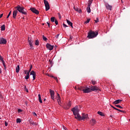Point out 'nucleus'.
Listing matches in <instances>:
<instances>
[{
	"label": "nucleus",
	"mask_w": 130,
	"mask_h": 130,
	"mask_svg": "<svg viewBox=\"0 0 130 130\" xmlns=\"http://www.w3.org/2000/svg\"><path fill=\"white\" fill-rule=\"evenodd\" d=\"M98 34V31H94L90 30L88 32L87 38H89V39H93V38L97 37Z\"/></svg>",
	"instance_id": "1"
},
{
	"label": "nucleus",
	"mask_w": 130,
	"mask_h": 130,
	"mask_svg": "<svg viewBox=\"0 0 130 130\" xmlns=\"http://www.w3.org/2000/svg\"><path fill=\"white\" fill-rule=\"evenodd\" d=\"M15 9H16L17 11H18L19 13H21L23 15H27V12L24 11V7H21L20 6V5H18L15 7Z\"/></svg>",
	"instance_id": "2"
},
{
	"label": "nucleus",
	"mask_w": 130,
	"mask_h": 130,
	"mask_svg": "<svg viewBox=\"0 0 130 130\" xmlns=\"http://www.w3.org/2000/svg\"><path fill=\"white\" fill-rule=\"evenodd\" d=\"M92 3H93V0H89L87 8L86 9V11L88 14L91 13V5H92Z\"/></svg>",
	"instance_id": "3"
},
{
	"label": "nucleus",
	"mask_w": 130,
	"mask_h": 130,
	"mask_svg": "<svg viewBox=\"0 0 130 130\" xmlns=\"http://www.w3.org/2000/svg\"><path fill=\"white\" fill-rule=\"evenodd\" d=\"M44 4L46 8V11H47L50 9V6H49V3L47 0H44Z\"/></svg>",
	"instance_id": "4"
},
{
	"label": "nucleus",
	"mask_w": 130,
	"mask_h": 130,
	"mask_svg": "<svg viewBox=\"0 0 130 130\" xmlns=\"http://www.w3.org/2000/svg\"><path fill=\"white\" fill-rule=\"evenodd\" d=\"M72 111L73 112V114H77V113H79V112L80 111L79 107H78V106H75L72 109Z\"/></svg>",
	"instance_id": "5"
},
{
	"label": "nucleus",
	"mask_w": 130,
	"mask_h": 130,
	"mask_svg": "<svg viewBox=\"0 0 130 130\" xmlns=\"http://www.w3.org/2000/svg\"><path fill=\"white\" fill-rule=\"evenodd\" d=\"M88 119V114L82 113V116H80V120H85Z\"/></svg>",
	"instance_id": "6"
},
{
	"label": "nucleus",
	"mask_w": 130,
	"mask_h": 130,
	"mask_svg": "<svg viewBox=\"0 0 130 130\" xmlns=\"http://www.w3.org/2000/svg\"><path fill=\"white\" fill-rule=\"evenodd\" d=\"M28 44L30 47L31 49H34V47H33V45H32V43H33L34 41L33 40H29V38L28 39Z\"/></svg>",
	"instance_id": "7"
},
{
	"label": "nucleus",
	"mask_w": 130,
	"mask_h": 130,
	"mask_svg": "<svg viewBox=\"0 0 130 130\" xmlns=\"http://www.w3.org/2000/svg\"><path fill=\"white\" fill-rule=\"evenodd\" d=\"M90 89L91 91H101V90L100 88H99V87H97V86H92L91 88H90Z\"/></svg>",
	"instance_id": "8"
},
{
	"label": "nucleus",
	"mask_w": 130,
	"mask_h": 130,
	"mask_svg": "<svg viewBox=\"0 0 130 130\" xmlns=\"http://www.w3.org/2000/svg\"><path fill=\"white\" fill-rule=\"evenodd\" d=\"M105 6L106 8L107 9V10H109L110 11L112 10V6H111L110 5H109L108 3H106L105 4Z\"/></svg>",
	"instance_id": "9"
},
{
	"label": "nucleus",
	"mask_w": 130,
	"mask_h": 130,
	"mask_svg": "<svg viewBox=\"0 0 130 130\" xmlns=\"http://www.w3.org/2000/svg\"><path fill=\"white\" fill-rule=\"evenodd\" d=\"M30 11L32 12V13H34L36 15H38L39 14V11L38 10L34 8H30Z\"/></svg>",
	"instance_id": "10"
},
{
	"label": "nucleus",
	"mask_w": 130,
	"mask_h": 130,
	"mask_svg": "<svg viewBox=\"0 0 130 130\" xmlns=\"http://www.w3.org/2000/svg\"><path fill=\"white\" fill-rule=\"evenodd\" d=\"M0 44H7V40L4 38H1L0 39Z\"/></svg>",
	"instance_id": "11"
},
{
	"label": "nucleus",
	"mask_w": 130,
	"mask_h": 130,
	"mask_svg": "<svg viewBox=\"0 0 130 130\" xmlns=\"http://www.w3.org/2000/svg\"><path fill=\"white\" fill-rule=\"evenodd\" d=\"M30 75L32 76L33 81L36 79V73L34 71H31L30 73Z\"/></svg>",
	"instance_id": "12"
},
{
	"label": "nucleus",
	"mask_w": 130,
	"mask_h": 130,
	"mask_svg": "<svg viewBox=\"0 0 130 130\" xmlns=\"http://www.w3.org/2000/svg\"><path fill=\"white\" fill-rule=\"evenodd\" d=\"M50 93L51 95V98L52 100H54V91L50 89Z\"/></svg>",
	"instance_id": "13"
},
{
	"label": "nucleus",
	"mask_w": 130,
	"mask_h": 130,
	"mask_svg": "<svg viewBox=\"0 0 130 130\" xmlns=\"http://www.w3.org/2000/svg\"><path fill=\"white\" fill-rule=\"evenodd\" d=\"M47 48L49 49V50H52L53 49V46L49 44H47L46 45Z\"/></svg>",
	"instance_id": "14"
},
{
	"label": "nucleus",
	"mask_w": 130,
	"mask_h": 130,
	"mask_svg": "<svg viewBox=\"0 0 130 130\" xmlns=\"http://www.w3.org/2000/svg\"><path fill=\"white\" fill-rule=\"evenodd\" d=\"M90 92H92L90 88L87 87L83 89V92L84 93H90Z\"/></svg>",
	"instance_id": "15"
},
{
	"label": "nucleus",
	"mask_w": 130,
	"mask_h": 130,
	"mask_svg": "<svg viewBox=\"0 0 130 130\" xmlns=\"http://www.w3.org/2000/svg\"><path fill=\"white\" fill-rule=\"evenodd\" d=\"M74 115H75V117L76 119L81 120V116L80 115V114H79V113L77 114H74Z\"/></svg>",
	"instance_id": "16"
},
{
	"label": "nucleus",
	"mask_w": 130,
	"mask_h": 130,
	"mask_svg": "<svg viewBox=\"0 0 130 130\" xmlns=\"http://www.w3.org/2000/svg\"><path fill=\"white\" fill-rule=\"evenodd\" d=\"M18 14L17 10H14L13 13V18L14 19H16V17H17V14Z\"/></svg>",
	"instance_id": "17"
},
{
	"label": "nucleus",
	"mask_w": 130,
	"mask_h": 130,
	"mask_svg": "<svg viewBox=\"0 0 130 130\" xmlns=\"http://www.w3.org/2000/svg\"><path fill=\"white\" fill-rule=\"evenodd\" d=\"M91 124L94 125V124H96V120L95 119H92L90 121Z\"/></svg>",
	"instance_id": "18"
},
{
	"label": "nucleus",
	"mask_w": 130,
	"mask_h": 130,
	"mask_svg": "<svg viewBox=\"0 0 130 130\" xmlns=\"http://www.w3.org/2000/svg\"><path fill=\"white\" fill-rule=\"evenodd\" d=\"M67 23L69 25V26H71L72 28H73V22L70 21V20L67 19Z\"/></svg>",
	"instance_id": "19"
},
{
	"label": "nucleus",
	"mask_w": 130,
	"mask_h": 130,
	"mask_svg": "<svg viewBox=\"0 0 130 130\" xmlns=\"http://www.w3.org/2000/svg\"><path fill=\"white\" fill-rule=\"evenodd\" d=\"M121 101H122V100H116L113 102V104H118V103H120V102H121Z\"/></svg>",
	"instance_id": "20"
},
{
	"label": "nucleus",
	"mask_w": 130,
	"mask_h": 130,
	"mask_svg": "<svg viewBox=\"0 0 130 130\" xmlns=\"http://www.w3.org/2000/svg\"><path fill=\"white\" fill-rule=\"evenodd\" d=\"M71 106H72V102H71V101H69L68 104V107L66 108V109H69Z\"/></svg>",
	"instance_id": "21"
},
{
	"label": "nucleus",
	"mask_w": 130,
	"mask_h": 130,
	"mask_svg": "<svg viewBox=\"0 0 130 130\" xmlns=\"http://www.w3.org/2000/svg\"><path fill=\"white\" fill-rule=\"evenodd\" d=\"M39 101L40 103H42V100H41V95L40 94H38Z\"/></svg>",
	"instance_id": "22"
},
{
	"label": "nucleus",
	"mask_w": 130,
	"mask_h": 130,
	"mask_svg": "<svg viewBox=\"0 0 130 130\" xmlns=\"http://www.w3.org/2000/svg\"><path fill=\"white\" fill-rule=\"evenodd\" d=\"M20 72V66L19 65L16 68V72L19 73Z\"/></svg>",
	"instance_id": "23"
},
{
	"label": "nucleus",
	"mask_w": 130,
	"mask_h": 130,
	"mask_svg": "<svg viewBox=\"0 0 130 130\" xmlns=\"http://www.w3.org/2000/svg\"><path fill=\"white\" fill-rule=\"evenodd\" d=\"M98 114H99L101 116H104V113H103V112H102L98 111Z\"/></svg>",
	"instance_id": "24"
},
{
	"label": "nucleus",
	"mask_w": 130,
	"mask_h": 130,
	"mask_svg": "<svg viewBox=\"0 0 130 130\" xmlns=\"http://www.w3.org/2000/svg\"><path fill=\"white\" fill-rule=\"evenodd\" d=\"M1 30L2 31H5V30H6V26L5 25V24H3L1 26Z\"/></svg>",
	"instance_id": "25"
},
{
	"label": "nucleus",
	"mask_w": 130,
	"mask_h": 130,
	"mask_svg": "<svg viewBox=\"0 0 130 130\" xmlns=\"http://www.w3.org/2000/svg\"><path fill=\"white\" fill-rule=\"evenodd\" d=\"M16 122H17V123H20L22 122V120H21L20 118H17L16 119Z\"/></svg>",
	"instance_id": "26"
},
{
	"label": "nucleus",
	"mask_w": 130,
	"mask_h": 130,
	"mask_svg": "<svg viewBox=\"0 0 130 130\" xmlns=\"http://www.w3.org/2000/svg\"><path fill=\"white\" fill-rule=\"evenodd\" d=\"M24 74L25 75H26V76H29V75H30V72H28L27 71H25Z\"/></svg>",
	"instance_id": "27"
},
{
	"label": "nucleus",
	"mask_w": 130,
	"mask_h": 130,
	"mask_svg": "<svg viewBox=\"0 0 130 130\" xmlns=\"http://www.w3.org/2000/svg\"><path fill=\"white\" fill-rule=\"evenodd\" d=\"M35 45H37V46H38V45H39V40H37L36 41Z\"/></svg>",
	"instance_id": "28"
},
{
	"label": "nucleus",
	"mask_w": 130,
	"mask_h": 130,
	"mask_svg": "<svg viewBox=\"0 0 130 130\" xmlns=\"http://www.w3.org/2000/svg\"><path fill=\"white\" fill-rule=\"evenodd\" d=\"M2 63L5 68V69H7L6 66V63L5 62V61L3 60L2 61Z\"/></svg>",
	"instance_id": "29"
},
{
	"label": "nucleus",
	"mask_w": 130,
	"mask_h": 130,
	"mask_svg": "<svg viewBox=\"0 0 130 130\" xmlns=\"http://www.w3.org/2000/svg\"><path fill=\"white\" fill-rule=\"evenodd\" d=\"M24 90H25L26 92H27V93L29 92V90H28V88H27V86H26V85H24Z\"/></svg>",
	"instance_id": "30"
},
{
	"label": "nucleus",
	"mask_w": 130,
	"mask_h": 130,
	"mask_svg": "<svg viewBox=\"0 0 130 130\" xmlns=\"http://www.w3.org/2000/svg\"><path fill=\"white\" fill-rule=\"evenodd\" d=\"M55 20V17H51V22H54V21Z\"/></svg>",
	"instance_id": "31"
},
{
	"label": "nucleus",
	"mask_w": 130,
	"mask_h": 130,
	"mask_svg": "<svg viewBox=\"0 0 130 130\" xmlns=\"http://www.w3.org/2000/svg\"><path fill=\"white\" fill-rule=\"evenodd\" d=\"M90 19H87V20L85 22V24H88V23H90Z\"/></svg>",
	"instance_id": "32"
},
{
	"label": "nucleus",
	"mask_w": 130,
	"mask_h": 130,
	"mask_svg": "<svg viewBox=\"0 0 130 130\" xmlns=\"http://www.w3.org/2000/svg\"><path fill=\"white\" fill-rule=\"evenodd\" d=\"M43 39L44 41H46L47 40V38H46L45 36H43Z\"/></svg>",
	"instance_id": "33"
},
{
	"label": "nucleus",
	"mask_w": 130,
	"mask_h": 130,
	"mask_svg": "<svg viewBox=\"0 0 130 130\" xmlns=\"http://www.w3.org/2000/svg\"><path fill=\"white\" fill-rule=\"evenodd\" d=\"M116 107H118V108H120V109H122V107H121L120 105H116Z\"/></svg>",
	"instance_id": "34"
},
{
	"label": "nucleus",
	"mask_w": 130,
	"mask_h": 130,
	"mask_svg": "<svg viewBox=\"0 0 130 130\" xmlns=\"http://www.w3.org/2000/svg\"><path fill=\"white\" fill-rule=\"evenodd\" d=\"M91 83L92 84V85H95L96 84V81H95L94 80H91Z\"/></svg>",
	"instance_id": "35"
},
{
	"label": "nucleus",
	"mask_w": 130,
	"mask_h": 130,
	"mask_svg": "<svg viewBox=\"0 0 130 130\" xmlns=\"http://www.w3.org/2000/svg\"><path fill=\"white\" fill-rule=\"evenodd\" d=\"M78 90H80V91H83V92H84V88H83V87H78Z\"/></svg>",
	"instance_id": "36"
},
{
	"label": "nucleus",
	"mask_w": 130,
	"mask_h": 130,
	"mask_svg": "<svg viewBox=\"0 0 130 130\" xmlns=\"http://www.w3.org/2000/svg\"><path fill=\"white\" fill-rule=\"evenodd\" d=\"M57 101L58 104H59V105H61V101L60 100Z\"/></svg>",
	"instance_id": "37"
},
{
	"label": "nucleus",
	"mask_w": 130,
	"mask_h": 130,
	"mask_svg": "<svg viewBox=\"0 0 130 130\" xmlns=\"http://www.w3.org/2000/svg\"><path fill=\"white\" fill-rule=\"evenodd\" d=\"M74 9L75 10V11H76V12H78L79 11V8H76V7H74Z\"/></svg>",
	"instance_id": "38"
},
{
	"label": "nucleus",
	"mask_w": 130,
	"mask_h": 130,
	"mask_svg": "<svg viewBox=\"0 0 130 130\" xmlns=\"http://www.w3.org/2000/svg\"><path fill=\"white\" fill-rule=\"evenodd\" d=\"M11 13H12V11H10L9 13L8 14V16H7V18L8 19V18L11 16Z\"/></svg>",
	"instance_id": "39"
},
{
	"label": "nucleus",
	"mask_w": 130,
	"mask_h": 130,
	"mask_svg": "<svg viewBox=\"0 0 130 130\" xmlns=\"http://www.w3.org/2000/svg\"><path fill=\"white\" fill-rule=\"evenodd\" d=\"M29 78V75H26V76L25 77V80H28Z\"/></svg>",
	"instance_id": "40"
},
{
	"label": "nucleus",
	"mask_w": 130,
	"mask_h": 130,
	"mask_svg": "<svg viewBox=\"0 0 130 130\" xmlns=\"http://www.w3.org/2000/svg\"><path fill=\"white\" fill-rule=\"evenodd\" d=\"M54 22L56 25H58V21H57V20L55 19Z\"/></svg>",
	"instance_id": "41"
},
{
	"label": "nucleus",
	"mask_w": 130,
	"mask_h": 130,
	"mask_svg": "<svg viewBox=\"0 0 130 130\" xmlns=\"http://www.w3.org/2000/svg\"><path fill=\"white\" fill-rule=\"evenodd\" d=\"M95 23H98L99 22V18L98 17L96 18V20H94Z\"/></svg>",
	"instance_id": "42"
},
{
	"label": "nucleus",
	"mask_w": 130,
	"mask_h": 130,
	"mask_svg": "<svg viewBox=\"0 0 130 130\" xmlns=\"http://www.w3.org/2000/svg\"><path fill=\"white\" fill-rule=\"evenodd\" d=\"M57 101H58V100H60V96H56Z\"/></svg>",
	"instance_id": "43"
},
{
	"label": "nucleus",
	"mask_w": 130,
	"mask_h": 130,
	"mask_svg": "<svg viewBox=\"0 0 130 130\" xmlns=\"http://www.w3.org/2000/svg\"><path fill=\"white\" fill-rule=\"evenodd\" d=\"M32 114H33L34 116H35V117L37 116V114H36V113H35V112H33Z\"/></svg>",
	"instance_id": "44"
},
{
	"label": "nucleus",
	"mask_w": 130,
	"mask_h": 130,
	"mask_svg": "<svg viewBox=\"0 0 130 130\" xmlns=\"http://www.w3.org/2000/svg\"><path fill=\"white\" fill-rule=\"evenodd\" d=\"M63 27H64V28H67V27H68V25H67L66 24L63 23Z\"/></svg>",
	"instance_id": "45"
},
{
	"label": "nucleus",
	"mask_w": 130,
	"mask_h": 130,
	"mask_svg": "<svg viewBox=\"0 0 130 130\" xmlns=\"http://www.w3.org/2000/svg\"><path fill=\"white\" fill-rule=\"evenodd\" d=\"M30 124H32V125H34L35 124V123H34V122H33V121H31L30 122Z\"/></svg>",
	"instance_id": "46"
},
{
	"label": "nucleus",
	"mask_w": 130,
	"mask_h": 130,
	"mask_svg": "<svg viewBox=\"0 0 130 130\" xmlns=\"http://www.w3.org/2000/svg\"><path fill=\"white\" fill-rule=\"evenodd\" d=\"M48 77H50V78H54V76H52V75H50L49 74L47 75Z\"/></svg>",
	"instance_id": "47"
},
{
	"label": "nucleus",
	"mask_w": 130,
	"mask_h": 130,
	"mask_svg": "<svg viewBox=\"0 0 130 130\" xmlns=\"http://www.w3.org/2000/svg\"><path fill=\"white\" fill-rule=\"evenodd\" d=\"M47 25H48L49 28H50V23H49V22H47Z\"/></svg>",
	"instance_id": "48"
},
{
	"label": "nucleus",
	"mask_w": 130,
	"mask_h": 130,
	"mask_svg": "<svg viewBox=\"0 0 130 130\" xmlns=\"http://www.w3.org/2000/svg\"><path fill=\"white\" fill-rule=\"evenodd\" d=\"M31 70H32V65L30 66V69L28 70V71H27V72H29V73H30V72H31Z\"/></svg>",
	"instance_id": "49"
},
{
	"label": "nucleus",
	"mask_w": 130,
	"mask_h": 130,
	"mask_svg": "<svg viewBox=\"0 0 130 130\" xmlns=\"http://www.w3.org/2000/svg\"><path fill=\"white\" fill-rule=\"evenodd\" d=\"M0 60L2 61V60H4V58H3V57H2V56L0 55Z\"/></svg>",
	"instance_id": "50"
},
{
	"label": "nucleus",
	"mask_w": 130,
	"mask_h": 130,
	"mask_svg": "<svg viewBox=\"0 0 130 130\" xmlns=\"http://www.w3.org/2000/svg\"><path fill=\"white\" fill-rule=\"evenodd\" d=\"M111 107H112V108H113V109H115V110H118L117 108H115V107H113L112 106H111Z\"/></svg>",
	"instance_id": "51"
},
{
	"label": "nucleus",
	"mask_w": 130,
	"mask_h": 130,
	"mask_svg": "<svg viewBox=\"0 0 130 130\" xmlns=\"http://www.w3.org/2000/svg\"><path fill=\"white\" fill-rule=\"evenodd\" d=\"M18 112H22V111H23V110H22V109H19L18 110Z\"/></svg>",
	"instance_id": "52"
},
{
	"label": "nucleus",
	"mask_w": 130,
	"mask_h": 130,
	"mask_svg": "<svg viewBox=\"0 0 130 130\" xmlns=\"http://www.w3.org/2000/svg\"><path fill=\"white\" fill-rule=\"evenodd\" d=\"M77 12H78L79 13V14H81V13H82V10L79 9V10H78V11H77Z\"/></svg>",
	"instance_id": "53"
},
{
	"label": "nucleus",
	"mask_w": 130,
	"mask_h": 130,
	"mask_svg": "<svg viewBox=\"0 0 130 130\" xmlns=\"http://www.w3.org/2000/svg\"><path fill=\"white\" fill-rule=\"evenodd\" d=\"M5 126H8V123L7 122V121H5Z\"/></svg>",
	"instance_id": "54"
},
{
	"label": "nucleus",
	"mask_w": 130,
	"mask_h": 130,
	"mask_svg": "<svg viewBox=\"0 0 130 130\" xmlns=\"http://www.w3.org/2000/svg\"><path fill=\"white\" fill-rule=\"evenodd\" d=\"M63 129H64V130H68V128H67L66 127L64 126H63Z\"/></svg>",
	"instance_id": "55"
},
{
	"label": "nucleus",
	"mask_w": 130,
	"mask_h": 130,
	"mask_svg": "<svg viewBox=\"0 0 130 130\" xmlns=\"http://www.w3.org/2000/svg\"><path fill=\"white\" fill-rule=\"evenodd\" d=\"M59 36V34H58V35H57L55 36V37H56V38L57 39V38H58Z\"/></svg>",
	"instance_id": "56"
},
{
	"label": "nucleus",
	"mask_w": 130,
	"mask_h": 130,
	"mask_svg": "<svg viewBox=\"0 0 130 130\" xmlns=\"http://www.w3.org/2000/svg\"><path fill=\"white\" fill-rule=\"evenodd\" d=\"M117 111H119L120 112H123V111L121 110H119V109H118Z\"/></svg>",
	"instance_id": "57"
},
{
	"label": "nucleus",
	"mask_w": 130,
	"mask_h": 130,
	"mask_svg": "<svg viewBox=\"0 0 130 130\" xmlns=\"http://www.w3.org/2000/svg\"><path fill=\"white\" fill-rule=\"evenodd\" d=\"M3 15H4L3 14H1L0 15V19H1V18H2L3 17Z\"/></svg>",
	"instance_id": "58"
},
{
	"label": "nucleus",
	"mask_w": 130,
	"mask_h": 130,
	"mask_svg": "<svg viewBox=\"0 0 130 130\" xmlns=\"http://www.w3.org/2000/svg\"><path fill=\"white\" fill-rule=\"evenodd\" d=\"M60 96L59 95V93H57V97H60Z\"/></svg>",
	"instance_id": "59"
},
{
	"label": "nucleus",
	"mask_w": 130,
	"mask_h": 130,
	"mask_svg": "<svg viewBox=\"0 0 130 130\" xmlns=\"http://www.w3.org/2000/svg\"><path fill=\"white\" fill-rule=\"evenodd\" d=\"M54 79H55V80H57V77H53Z\"/></svg>",
	"instance_id": "60"
},
{
	"label": "nucleus",
	"mask_w": 130,
	"mask_h": 130,
	"mask_svg": "<svg viewBox=\"0 0 130 130\" xmlns=\"http://www.w3.org/2000/svg\"><path fill=\"white\" fill-rule=\"evenodd\" d=\"M56 80L57 83H58V79H57H57H56Z\"/></svg>",
	"instance_id": "61"
},
{
	"label": "nucleus",
	"mask_w": 130,
	"mask_h": 130,
	"mask_svg": "<svg viewBox=\"0 0 130 130\" xmlns=\"http://www.w3.org/2000/svg\"><path fill=\"white\" fill-rule=\"evenodd\" d=\"M75 89L76 90H77V89H78V88H77V87L76 86V87H75Z\"/></svg>",
	"instance_id": "62"
},
{
	"label": "nucleus",
	"mask_w": 130,
	"mask_h": 130,
	"mask_svg": "<svg viewBox=\"0 0 130 130\" xmlns=\"http://www.w3.org/2000/svg\"><path fill=\"white\" fill-rule=\"evenodd\" d=\"M43 25H44V24L43 23Z\"/></svg>",
	"instance_id": "63"
},
{
	"label": "nucleus",
	"mask_w": 130,
	"mask_h": 130,
	"mask_svg": "<svg viewBox=\"0 0 130 130\" xmlns=\"http://www.w3.org/2000/svg\"><path fill=\"white\" fill-rule=\"evenodd\" d=\"M44 101H45V99L44 100Z\"/></svg>",
	"instance_id": "64"
}]
</instances>
